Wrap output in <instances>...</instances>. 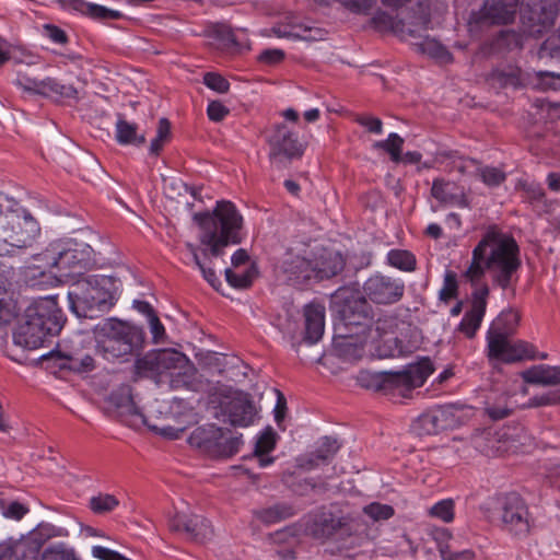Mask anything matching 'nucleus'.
<instances>
[{"label": "nucleus", "mask_w": 560, "mask_h": 560, "mask_svg": "<svg viewBox=\"0 0 560 560\" xmlns=\"http://www.w3.org/2000/svg\"><path fill=\"white\" fill-rule=\"evenodd\" d=\"M520 267V250L515 240L491 228L472 250V260L466 277L471 281L477 280L486 269L493 283L506 290L516 283Z\"/></svg>", "instance_id": "obj_1"}, {"label": "nucleus", "mask_w": 560, "mask_h": 560, "mask_svg": "<svg viewBox=\"0 0 560 560\" xmlns=\"http://www.w3.org/2000/svg\"><path fill=\"white\" fill-rule=\"evenodd\" d=\"M194 220L201 229L200 243L213 257L221 256L229 244L241 242L243 218L231 201H218L211 213H196Z\"/></svg>", "instance_id": "obj_2"}, {"label": "nucleus", "mask_w": 560, "mask_h": 560, "mask_svg": "<svg viewBox=\"0 0 560 560\" xmlns=\"http://www.w3.org/2000/svg\"><path fill=\"white\" fill-rule=\"evenodd\" d=\"M71 310L79 317L94 318L116 303V283L112 277L89 276L77 280L68 292Z\"/></svg>", "instance_id": "obj_3"}, {"label": "nucleus", "mask_w": 560, "mask_h": 560, "mask_svg": "<svg viewBox=\"0 0 560 560\" xmlns=\"http://www.w3.org/2000/svg\"><path fill=\"white\" fill-rule=\"evenodd\" d=\"M96 351L110 361L138 354L144 345L141 327L117 318H107L94 328Z\"/></svg>", "instance_id": "obj_4"}, {"label": "nucleus", "mask_w": 560, "mask_h": 560, "mask_svg": "<svg viewBox=\"0 0 560 560\" xmlns=\"http://www.w3.org/2000/svg\"><path fill=\"white\" fill-rule=\"evenodd\" d=\"M62 327V314L51 299H45L25 310V314L13 332V341L24 349H37L48 336L58 334Z\"/></svg>", "instance_id": "obj_5"}, {"label": "nucleus", "mask_w": 560, "mask_h": 560, "mask_svg": "<svg viewBox=\"0 0 560 560\" xmlns=\"http://www.w3.org/2000/svg\"><path fill=\"white\" fill-rule=\"evenodd\" d=\"M353 532V518L350 515L323 508L307 515L300 523L276 532L275 540L282 541L285 536L296 537L301 533L315 539H328L337 534L350 536Z\"/></svg>", "instance_id": "obj_6"}, {"label": "nucleus", "mask_w": 560, "mask_h": 560, "mask_svg": "<svg viewBox=\"0 0 560 560\" xmlns=\"http://www.w3.org/2000/svg\"><path fill=\"white\" fill-rule=\"evenodd\" d=\"M135 368L141 376L168 374L171 387L175 389L188 387L194 374L188 358L171 349L148 352L136 361Z\"/></svg>", "instance_id": "obj_7"}, {"label": "nucleus", "mask_w": 560, "mask_h": 560, "mask_svg": "<svg viewBox=\"0 0 560 560\" xmlns=\"http://www.w3.org/2000/svg\"><path fill=\"white\" fill-rule=\"evenodd\" d=\"M432 372L431 363L423 361L400 372L361 371L357 380L363 388L384 393L398 392L406 396L408 392L422 386Z\"/></svg>", "instance_id": "obj_8"}, {"label": "nucleus", "mask_w": 560, "mask_h": 560, "mask_svg": "<svg viewBox=\"0 0 560 560\" xmlns=\"http://www.w3.org/2000/svg\"><path fill=\"white\" fill-rule=\"evenodd\" d=\"M47 268H56L60 277L81 273L96 264L91 245L73 238L52 242L42 254Z\"/></svg>", "instance_id": "obj_9"}, {"label": "nucleus", "mask_w": 560, "mask_h": 560, "mask_svg": "<svg viewBox=\"0 0 560 560\" xmlns=\"http://www.w3.org/2000/svg\"><path fill=\"white\" fill-rule=\"evenodd\" d=\"M324 261H327L329 267H319L318 262H312L304 255L288 250L278 266V272L285 282L296 285L312 278L318 280L331 278L345 267L341 254H327L324 256Z\"/></svg>", "instance_id": "obj_10"}, {"label": "nucleus", "mask_w": 560, "mask_h": 560, "mask_svg": "<svg viewBox=\"0 0 560 560\" xmlns=\"http://www.w3.org/2000/svg\"><path fill=\"white\" fill-rule=\"evenodd\" d=\"M498 502L502 529L517 538L527 537L535 527V518L525 500L517 493H509Z\"/></svg>", "instance_id": "obj_11"}, {"label": "nucleus", "mask_w": 560, "mask_h": 560, "mask_svg": "<svg viewBox=\"0 0 560 560\" xmlns=\"http://www.w3.org/2000/svg\"><path fill=\"white\" fill-rule=\"evenodd\" d=\"M222 421L232 427L247 428L255 423L259 410L253 397L243 390L229 389L222 394L219 405Z\"/></svg>", "instance_id": "obj_12"}, {"label": "nucleus", "mask_w": 560, "mask_h": 560, "mask_svg": "<svg viewBox=\"0 0 560 560\" xmlns=\"http://www.w3.org/2000/svg\"><path fill=\"white\" fill-rule=\"evenodd\" d=\"M460 424V409L454 405L440 406L421 416L412 424L418 435H432Z\"/></svg>", "instance_id": "obj_13"}, {"label": "nucleus", "mask_w": 560, "mask_h": 560, "mask_svg": "<svg viewBox=\"0 0 560 560\" xmlns=\"http://www.w3.org/2000/svg\"><path fill=\"white\" fill-rule=\"evenodd\" d=\"M362 292L374 304L390 305L404 296L405 283L399 278L375 273L364 281Z\"/></svg>", "instance_id": "obj_14"}, {"label": "nucleus", "mask_w": 560, "mask_h": 560, "mask_svg": "<svg viewBox=\"0 0 560 560\" xmlns=\"http://www.w3.org/2000/svg\"><path fill=\"white\" fill-rule=\"evenodd\" d=\"M267 141L270 148L269 159L278 166L301 158L304 151L298 136L284 124L276 125Z\"/></svg>", "instance_id": "obj_15"}, {"label": "nucleus", "mask_w": 560, "mask_h": 560, "mask_svg": "<svg viewBox=\"0 0 560 560\" xmlns=\"http://www.w3.org/2000/svg\"><path fill=\"white\" fill-rule=\"evenodd\" d=\"M488 354L490 358L501 360L506 363L521 361L524 359H546L547 354H538L536 348L524 340H511L510 336L503 338L487 339Z\"/></svg>", "instance_id": "obj_16"}, {"label": "nucleus", "mask_w": 560, "mask_h": 560, "mask_svg": "<svg viewBox=\"0 0 560 560\" xmlns=\"http://www.w3.org/2000/svg\"><path fill=\"white\" fill-rule=\"evenodd\" d=\"M559 12V0H529L522 20L525 31L533 36L552 26Z\"/></svg>", "instance_id": "obj_17"}, {"label": "nucleus", "mask_w": 560, "mask_h": 560, "mask_svg": "<svg viewBox=\"0 0 560 560\" xmlns=\"http://www.w3.org/2000/svg\"><path fill=\"white\" fill-rule=\"evenodd\" d=\"M347 291L339 290L337 298L343 299V305L339 310L341 319L346 326H363L365 323L373 318L374 311L371 305L372 302L362 292V295L352 294L351 296L346 295Z\"/></svg>", "instance_id": "obj_18"}, {"label": "nucleus", "mask_w": 560, "mask_h": 560, "mask_svg": "<svg viewBox=\"0 0 560 560\" xmlns=\"http://www.w3.org/2000/svg\"><path fill=\"white\" fill-rule=\"evenodd\" d=\"M10 218L15 225L10 231L15 253L31 247L40 233L38 222L26 210L13 211L10 213Z\"/></svg>", "instance_id": "obj_19"}, {"label": "nucleus", "mask_w": 560, "mask_h": 560, "mask_svg": "<svg viewBox=\"0 0 560 560\" xmlns=\"http://www.w3.org/2000/svg\"><path fill=\"white\" fill-rule=\"evenodd\" d=\"M42 541L36 533H30L21 539H8L0 544V560H37Z\"/></svg>", "instance_id": "obj_20"}, {"label": "nucleus", "mask_w": 560, "mask_h": 560, "mask_svg": "<svg viewBox=\"0 0 560 560\" xmlns=\"http://www.w3.org/2000/svg\"><path fill=\"white\" fill-rule=\"evenodd\" d=\"M170 528L174 532H185L188 539L197 542H203L212 535L210 523L200 515L176 513L170 521Z\"/></svg>", "instance_id": "obj_21"}, {"label": "nucleus", "mask_w": 560, "mask_h": 560, "mask_svg": "<svg viewBox=\"0 0 560 560\" xmlns=\"http://www.w3.org/2000/svg\"><path fill=\"white\" fill-rule=\"evenodd\" d=\"M489 288L483 284L476 288L471 294L470 310L464 315L458 329L468 338H472L480 327L486 313Z\"/></svg>", "instance_id": "obj_22"}, {"label": "nucleus", "mask_w": 560, "mask_h": 560, "mask_svg": "<svg viewBox=\"0 0 560 560\" xmlns=\"http://www.w3.org/2000/svg\"><path fill=\"white\" fill-rule=\"evenodd\" d=\"M516 9V0H485L478 20L488 24H508L513 21Z\"/></svg>", "instance_id": "obj_23"}, {"label": "nucleus", "mask_w": 560, "mask_h": 560, "mask_svg": "<svg viewBox=\"0 0 560 560\" xmlns=\"http://www.w3.org/2000/svg\"><path fill=\"white\" fill-rule=\"evenodd\" d=\"M305 337L313 345L320 340L325 329V307L320 304H308L304 308Z\"/></svg>", "instance_id": "obj_24"}, {"label": "nucleus", "mask_w": 560, "mask_h": 560, "mask_svg": "<svg viewBox=\"0 0 560 560\" xmlns=\"http://www.w3.org/2000/svg\"><path fill=\"white\" fill-rule=\"evenodd\" d=\"M57 355L62 360L61 369H68L75 373H89L96 368L94 357L83 349L59 351Z\"/></svg>", "instance_id": "obj_25"}, {"label": "nucleus", "mask_w": 560, "mask_h": 560, "mask_svg": "<svg viewBox=\"0 0 560 560\" xmlns=\"http://www.w3.org/2000/svg\"><path fill=\"white\" fill-rule=\"evenodd\" d=\"M365 342L358 336L339 335L334 338V351L347 362L360 360L365 352Z\"/></svg>", "instance_id": "obj_26"}, {"label": "nucleus", "mask_w": 560, "mask_h": 560, "mask_svg": "<svg viewBox=\"0 0 560 560\" xmlns=\"http://www.w3.org/2000/svg\"><path fill=\"white\" fill-rule=\"evenodd\" d=\"M521 375L528 384L541 386H556L560 384V366L534 365L523 371Z\"/></svg>", "instance_id": "obj_27"}, {"label": "nucleus", "mask_w": 560, "mask_h": 560, "mask_svg": "<svg viewBox=\"0 0 560 560\" xmlns=\"http://www.w3.org/2000/svg\"><path fill=\"white\" fill-rule=\"evenodd\" d=\"M253 514L254 517L261 523L271 525L294 516L296 510L290 503L279 502L270 506L257 509Z\"/></svg>", "instance_id": "obj_28"}, {"label": "nucleus", "mask_w": 560, "mask_h": 560, "mask_svg": "<svg viewBox=\"0 0 560 560\" xmlns=\"http://www.w3.org/2000/svg\"><path fill=\"white\" fill-rule=\"evenodd\" d=\"M520 323V314L514 310H506L492 322L487 339L503 338L515 332Z\"/></svg>", "instance_id": "obj_29"}, {"label": "nucleus", "mask_w": 560, "mask_h": 560, "mask_svg": "<svg viewBox=\"0 0 560 560\" xmlns=\"http://www.w3.org/2000/svg\"><path fill=\"white\" fill-rule=\"evenodd\" d=\"M221 434L222 428L214 424L198 427L191 432L188 442L191 446L201 448L209 454L212 445L217 443Z\"/></svg>", "instance_id": "obj_30"}, {"label": "nucleus", "mask_w": 560, "mask_h": 560, "mask_svg": "<svg viewBox=\"0 0 560 560\" xmlns=\"http://www.w3.org/2000/svg\"><path fill=\"white\" fill-rule=\"evenodd\" d=\"M275 32L279 37H288L307 42L323 40L327 35L325 30L311 26L306 23L294 24L292 25V30L289 32L281 31L280 28L276 30Z\"/></svg>", "instance_id": "obj_31"}, {"label": "nucleus", "mask_w": 560, "mask_h": 560, "mask_svg": "<svg viewBox=\"0 0 560 560\" xmlns=\"http://www.w3.org/2000/svg\"><path fill=\"white\" fill-rule=\"evenodd\" d=\"M115 138L119 144L141 147L145 143V136L138 133V126L119 117L116 122Z\"/></svg>", "instance_id": "obj_32"}, {"label": "nucleus", "mask_w": 560, "mask_h": 560, "mask_svg": "<svg viewBox=\"0 0 560 560\" xmlns=\"http://www.w3.org/2000/svg\"><path fill=\"white\" fill-rule=\"evenodd\" d=\"M71 5L75 11L95 20H116L121 16L119 11L110 10L106 7L86 2L84 0H71Z\"/></svg>", "instance_id": "obj_33"}, {"label": "nucleus", "mask_w": 560, "mask_h": 560, "mask_svg": "<svg viewBox=\"0 0 560 560\" xmlns=\"http://www.w3.org/2000/svg\"><path fill=\"white\" fill-rule=\"evenodd\" d=\"M44 96H58L61 98H77L78 91L72 85L60 84L57 80L46 78L39 80V93Z\"/></svg>", "instance_id": "obj_34"}, {"label": "nucleus", "mask_w": 560, "mask_h": 560, "mask_svg": "<svg viewBox=\"0 0 560 560\" xmlns=\"http://www.w3.org/2000/svg\"><path fill=\"white\" fill-rule=\"evenodd\" d=\"M516 402L508 394H500L492 402H487L486 412L492 420H501L510 416Z\"/></svg>", "instance_id": "obj_35"}, {"label": "nucleus", "mask_w": 560, "mask_h": 560, "mask_svg": "<svg viewBox=\"0 0 560 560\" xmlns=\"http://www.w3.org/2000/svg\"><path fill=\"white\" fill-rule=\"evenodd\" d=\"M109 401L120 413H137V406L129 386H121L114 390L110 394Z\"/></svg>", "instance_id": "obj_36"}, {"label": "nucleus", "mask_w": 560, "mask_h": 560, "mask_svg": "<svg viewBox=\"0 0 560 560\" xmlns=\"http://www.w3.org/2000/svg\"><path fill=\"white\" fill-rule=\"evenodd\" d=\"M241 444V438H225L222 429V434L212 445L209 455L218 458L231 457L238 452Z\"/></svg>", "instance_id": "obj_37"}, {"label": "nucleus", "mask_w": 560, "mask_h": 560, "mask_svg": "<svg viewBox=\"0 0 560 560\" xmlns=\"http://www.w3.org/2000/svg\"><path fill=\"white\" fill-rule=\"evenodd\" d=\"M452 184L442 179H435L432 184V196L443 203L465 206L463 197L453 194Z\"/></svg>", "instance_id": "obj_38"}, {"label": "nucleus", "mask_w": 560, "mask_h": 560, "mask_svg": "<svg viewBox=\"0 0 560 560\" xmlns=\"http://www.w3.org/2000/svg\"><path fill=\"white\" fill-rule=\"evenodd\" d=\"M339 448L340 443L337 439L331 436H323L318 441V446L313 454L314 458H311L310 462L312 465H317V463H315L317 460L327 462L336 455Z\"/></svg>", "instance_id": "obj_39"}, {"label": "nucleus", "mask_w": 560, "mask_h": 560, "mask_svg": "<svg viewBox=\"0 0 560 560\" xmlns=\"http://www.w3.org/2000/svg\"><path fill=\"white\" fill-rule=\"evenodd\" d=\"M14 222L11 221L10 213L3 215L0 219V256L14 255V243L12 241V234H10L11 228L15 226Z\"/></svg>", "instance_id": "obj_40"}, {"label": "nucleus", "mask_w": 560, "mask_h": 560, "mask_svg": "<svg viewBox=\"0 0 560 560\" xmlns=\"http://www.w3.org/2000/svg\"><path fill=\"white\" fill-rule=\"evenodd\" d=\"M418 49L427 54L433 58H436L441 61H450L451 60V54L448 50L436 39L425 36L422 38L420 43L417 44Z\"/></svg>", "instance_id": "obj_41"}, {"label": "nucleus", "mask_w": 560, "mask_h": 560, "mask_svg": "<svg viewBox=\"0 0 560 560\" xmlns=\"http://www.w3.org/2000/svg\"><path fill=\"white\" fill-rule=\"evenodd\" d=\"M388 264L404 271L416 269V257L408 250L392 249L387 254Z\"/></svg>", "instance_id": "obj_42"}, {"label": "nucleus", "mask_w": 560, "mask_h": 560, "mask_svg": "<svg viewBox=\"0 0 560 560\" xmlns=\"http://www.w3.org/2000/svg\"><path fill=\"white\" fill-rule=\"evenodd\" d=\"M492 75L503 86L517 88L525 83L523 72L517 67L495 70Z\"/></svg>", "instance_id": "obj_43"}, {"label": "nucleus", "mask_w": 560, "mask_h": 560, "mask_svg": "<svg viewBox=\"0 0 560 560\" xmlns=\"http://www.w3.org/2000/svg\"><path fill=\"white\" fill-rule=\"evenodd\" d=\"M171 137V124L166 118H161L158 124L156 136L150 143L149 151L158 155Z\"/></svg>", "instance_id": "obj_44"}, {"label": "nucleus", "mask_w": 560, "mask_h": 560, "mask_svg": "<svg viewBox=\"0 0 560 560\" xmlns=\"http://www.w3.org/2000/svg\"><path fill=\"white\" fill-rule=\"evenodd\" d=\"M42 560H80L73 548L65 544H56L47 549L42 555Z\"/></svg>", "instance_id": "obj_45"}, {"label": "nucleus", "mask_w": 560, "mask_h": 560, "mask_svg": "<svg viewBox=\"0 0 560 560\" xmlns=\"http://www.w3.org/2000/svg\"><path fill=\"white\" fill-rule=\"evenodd\" d=\"M119 504L118 500L107 493H100L90 499L89 506L95 514H104L113 511Z\"/></svg>", "instance_id": "obj_46"}, {"label": "nucleus", "mask_w": 560, "mask_h": 560, "mask_svg": "<svg viewBox=\"0 0 560 560\" xmlns=\"http://www.w3.org/2000/svg\"><path fill=\"white\" fill-rule=\"evenodd\" d=\"M402 143L404 139L399 135L392 132L386 140L376 142L374 147L384 149L390 154L394 162H399L401 160L400 153Z\"/></svg>", "instance_id": "obj_47"}, {"label": "nucleus", "mask_w": 560, "mask_h": 560, "mask_svg": "<svg viewBox=\"0 0 560 560\" xmlns=\"http://www.w3.org/2000/svg\"><path fill=\"white\" fill-rule=\"evenodd\" d=\"M210 35L219 42L222 48H231L237 46L232 30L225 24L212 25L210 28Z\"/></svg>", "instance_id": "obj_48"}, {"label": "nucleus", "mask_w": 560, "mask_h": 560, "mask_svg": "<svg viewBox=\"0 0 560 560\" xmlns=\"http://www.w3.org/2000/svg\"><path fill=\"white\" fill-rule=\"evenodd\" d=\"M255 277V270L253 268L247 269L241 273L234 272L231 269L225 270V278L229 284L237 289L248 288Z\"/></svg>", "instance_id": "obj_49"}, {"label": "nucleus", "mask_w": 560, "mask_h": 560, "mask_svg": "<svg viewBox=\"0 0 560 560\" xmlns=\"http://www.w3.org/2000/svg\"><path fill=\"white\" fill-rule=\"evenodd\" d=\"M475 552L470 549L460 550L458 541L456 544L443 545L442 560H474Z\"/></svg>", "instance_id": "obj_50"}, {"label": "nucleus", "mask_w": 560, "mask_h": 560, "mask_svg": "<svg viewBox=\"0 0 560 560\" xmlns=\"http://www.w3.org/2000/svg\"><path fill=\"white\" fill-rule=\"evenodd\" d=\"M481 180L488 186H499L505 180V174L498 167L485 166L477 168Z\"/></svg>", "instance_id": "obj_51"}, {"label": "nucleus", "mask_w": 560, "mask_h": 560, "mask_svg": "<svg viewBox=\"0 0 560 560\" xmlns=\"http://www.w3.org/2000/svg\"><path fill=\"white\" fill-rule=\"evenodd\" d=\"M363 511L373 521H385L394 515L393 506L377 502L364 506Z\"/></svg>", "instance_id": "obj_52"}, {"label": "nucleus", "mask_w": 560, "mask_h": 560, "mask_svg": "<svg viewBox=\"0 0 560 560\" xmlns=\"http://www.w3.org/2000/svg\"><path fill=\"white\" fill-rule=\"evenodd\" d=\"M430 514L443 522H452L454 518V502L452 500H442L430 509Z\"/></svg>", "instance_id": "obj_53"}, {"label": "nucleus", "mask_w": 560, "mask_h": 560, "mask_svg": "<svg viewBox=\"0 0 560 560\" xmlns=\"http://www.w3.org/2000/svg\"><path fill=\"white\" fill-rule=\"evenodd\" d=\"M0 510L4 517L20 521L25 514L28 513V508L18 501L4 503L0 501Z\"/></svg>", "instance_id": "obj_54"}, {"label": "nucleus", "mask_w": 560, "mask_h": 560, "mask_svg": "<svg viewBox=\"0 0 560 560\" xmlns=\"http://www.w3.org/2000/svg\"><path fill=\"white\" fill-rule=\"evenodd\" d=\"M538 57L540 59L550 57L560 59V36H550L540 46L538 50Z\"/></svg>", "instance_id": "obj_55"}, {"label": "nucleus", "mask_w": 560, "mask_h": 560, "mask_svg": "<svg viewBox=\"0 0 560 560\" xmlns=\"http://www.w3.org/2000/svg\"><path fill=\"white\" fill-rule=\"evenodd\" d=\"M203 83L218 93H226L230 89L229 81L222 75L214 72H207L203 75Z\"/></svg>", "instance_id": "obj_56"}, {"label": "nucleus", "mask_w": 560, "mask_h": 560, "mask_svg": "<svg viewBox=\"0 0 560 560\" xmlns=\"http://www.w3.org/2000/svg\"><path fill=\"white\" fill-rule=\"evenodd\" d=\"M520 187L524 192V198L529 202H540L545 199V191L537 183L524 182Z\"/></svg>", "instance_id": "obj_57"}, {"label": "nucleus", "mask_w": 560, "mask_h": 560, "mask_svg": "<svg viewBox=\"0 0 560 560\" xmlns=\"http://www.w3.org/2000/svg\"><path fill=\"white\" fill-rule=\"evenodd\" d=\"M560 404V390H551L542 395L532 397L528 407H540Z\"/></svg>", "instance_id": "obj_58"}, {"label": "nucleus", "mask_w": 560, "mask_h": 560, "mask_svg": "<svg viewBox=\"0 0 560 560\" xmlns=\"http://www.w3.org/2000/svg\"><path fill=\"white\" fill-rule=\"evenodd\" d=\"M457 292V281L455 275L452 272H446L444 277L443 287L440 290V299L442 301H448L455 298Z\"/></svg>", "instance_id": "obj_59"}, {"label": "nucleus", "mask_w": 560, "mask_h": 560, "mask_svg": "<svg viewBox=\"0 0 560 560\" xmlns=\"http://www.w3.org/2000/svg\"><path fill=\"white\" fill-rule=\"evenodd\" d=\"M345 8L353 13L369 14L376 4L375 0H345Z\"/></svg>", "instance_id": "obj_60"}, {"label": "nucleus", "mask_w": 560, "mask_h": 560, "mask_svg": "<svg viewBox=\"0 0 560 560\" xmlns=\"http://www.w3.org/2000/svg\"><path fill=\"white\" fill-rule=\"evenodd\" d=\"M275 447V435L271 430L265 431L258 439L255 447L256 455H266Z\"/></svg>", "instance_id": "obj_61"}, {"label": "nucleus", "mask_w": 560, "mask_h": 560, "mask_svg": "<svg viewBox=\"0 0 560 560\" xmlns=\"http://www.w3.org/2000/svg\"><path fill=\"white\" fill-rule=\"evenodd\" d=\"M149 328L152 335V341L154 343L164 342L166 334L163 324L160 322L156 314L151 316L149 319Z\"/></svg>", "instance_id": "obj_62"}, {"label": "nucleus", "mask_w": 560, "mask_h": 560, "mask_svg": "<svg viewBox=\"0 0 560 560\" xmlns=\"http://www.w3.org/2000/svg\"><path fill=\"white\" fill-rule=\"evenodd\" d=\"M355 121L365 127L370 132L381 135L383 132L382 120L371 116H358Z\"/></svg>", "instance_id": "obj_63"}, {"label": "nucleus", "mask_w": 560, "mask_h": 560, "mask_svg": "<svg viewBox=\"0 0 560 560\" xmlns=\"http://www.w3.org/2000/svg\"><path fill=\"white\" fill-rule=\"evenodd\" d=\"M372 21L380 28L396 30L398 25V22L384 11H377Z\"/></svg>", "instance_id": "obj_64"}]
</instances>
